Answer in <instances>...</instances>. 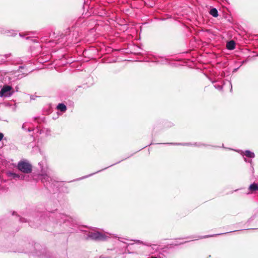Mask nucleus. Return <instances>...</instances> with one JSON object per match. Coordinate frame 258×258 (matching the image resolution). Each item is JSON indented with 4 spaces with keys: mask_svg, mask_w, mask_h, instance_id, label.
I'll use <instances>...</instances> for the list:
<instances>
[{
    "mask_svg": "<svg viewBox=\"0 0 258 258\" xmlns=\"http://www.w3.org/2000/svg\"><path fill=\"white\" fill-rule=\"evenodd\" d=\"M151 258H157L156 257H152Z\"/></svg>",
    "mask_w": 258,
    "mask_h": 258,
    "instance_id": "obj_20",
    "label": "nucleus"
},
{
    "mask_svg": "<svg viewBox=\"0 0 258 258\" xmlns=\"http://www.w3.org/2000/svg\"><path fill=\"white\" fill-rule=\"evenodd\" d=\"M249 190L251 191H258V184L253 183L249 186Z\"/></svg>",
    "mask_w": 258,
    "mask_h": 258,
    "instance_id": "obj_6",
    "label": "nucleus"
},
{
    "mask_svg": "<svg viewBox=\"0 0 258 258\" xmlns=\"http://www.w3.org/2000/svg\"><path fill=\"white\" fill-rule=\"evenodd\" d=\"M7 174L8 177H11L12 178L16 179H21V180H27L26 179H25V178H27V177L26 176L23 174H18L13 173L12 172H7Z\"/></svg>",
    "mask_w": 258,
    "mask_h": 258,
    "instance_id": "obj_4",
    "label": "nucleus"
},
{
    "mask_svg": "<svg viewBox=\"0 0 258 258\" xmlns=\"http://www.w3.org/2000/svg\"><path fill=\"white\" fill-rule=\"evenodd\" d=\"M214 87L219 90H221L222 89V86L220 85H215Z\"/></svg>",
    "mask_w": 258,
    "mask_h": 258,
    "instance_id": "obj_13",
    "label": "nucleus"
},
{
    "mask_svg": "<svg viewBox=\"0 0 258 258\" xmlns=\"http://www.w3.org/2000/svg\"><path fill=\"white\" fill-rule=\"evenodd\" d=\"M9 55H10V54H7L6 56H7V57H8V56Z\"/></svg>",
    "mask_w": 258,
    "mask_h": 258,
    "instance_id": "obj_19",
    "label": "nucleus"
},
{
    "mask_svg": "<svg viewBox=\"0 0 258 258\" xmlns=\"http://www.w3.org/2000/svg\"><path fill=\"white\" fill-rule=\"evenodd\" d=\"M4 135L3 133H0V141L3 139Z\"/></svg>",
    "mask_w": 258,
    "mask_h": 258,
    "instance_id": "obj_15",
    "label": "nucleus"
},
{
    "mask_svg": "<svg viewBox=\"0 0 258 258\" xmlns=\"http://www.w3.org/2000/svg\"><path fill=\"white\" fill-rule=\"evenodd\" d=\"M244 154L246 157L250 158H253L255 156L254 153L251 152L249 150L245 151Z\"/></svg>",
    "mask_w": 258,
    "mask_h": 258,
    "instance_id": "obj_9",
    "label": "nucleus"
},
{
    "mask_svg": "<svg viewBox=\"0 0 258 258\" xmlns=\"http://www.w3.org/2000/svg\"><path fill=\"white\" fill-rule=\"evenodd\" d=\"M57 109L60 111L64 112L67 110V107L63 103H59L57 106Z\"/></svg>",
    "mask_w": 258,
    "mask_h": 258,
    "instance_id": "obj_7",
    "label": "nucleus"
},
{
    "mask_svg": "<svg viewBox=\"0 0 258 258\" xmlns=\"http://www.w3.org/2000/svg\"><path fill=\"white\" fill-rule=\"evenodd\" d=\"M20 221L21 222H26L24 218H20V219H19Z\"/></svg>",
    "mask_w": 258,
    "mask_h": 258,
    "instance_id": "obj_14",
    "label": "nucleus"
},
{
    "mask_svg": "<svg viewBox=\"0 0 258 258\" xmlns=\"http://www.w3.org/2000/svg\"><path fill=\"white\" fill-rule=\"evenodd\" d=\"M235 44L234 41H230L227 43V48L229 50H233L235 48Z\"/></svg>",
    "mask_w": 258,
    "mask_h": 258,
    "instance_id": "obj_8",
    "label": "nucleus"
},
{
    "mask_svg": "<svg viewBox=\"0 0 258 258\" xmlns=\"http://www.w3.org/2000/svg\"><path fill=\"white\" fill-rule=\"evenodd\" d=\"M210 14L214 17H217L218 16V12L216 8H212L210 11Z\"/></svg>",
    "mask_w": 258,
    "mask_h": 258,
    "instance_id": "obj_11",
    "label": "nucleus"
},
{
    "mask_svg": "<svg viewBox=\"0 0 258 258\" xmlns=\"http://www.w3.org/2000/svg\"><path fill=\"white\" fill-rule=\"evenodd\" d=\"M60 217V219H58L59 222L61 223L62 221L65 223L67 220V218H68V216L64 214H59V217Z\"/></svg>",
    "mask_w": 258,
    "mask_h": 258,
    "instance_id": "obj_10",
    "label": "nucleus"
},
{
    "mask_svg": "<svg viewBox=\"0 0 258 258\" xmlns=\"http://www.w3.org/2000/svg\"><path fill=\"white\" fill-rule=\"evenodd\" d=\"M13 88L9 85H4L0 91V97H10L13 94Z\"/></svg>",
    "mask_w": 258,
    "mask_h": 258,
    "instance_id": "obj_2",
    "label": "nucleus"
},
{
    "mask_svg": "<svg viewBox=\"0 0 258 258\" xmlns=\"http://www.w3.org/2000/svg\"><path fill=\"white\" fill-rule=\"evenodd\" d=\"M22 128L24 130L27 131L28 132H31L33 131V130H31L30 127L28 126V123L25 122L22 125Z\"/></svg>",
    "mask_w": 258,
    "mask_h": 258,
    "instance_id": "obj_12",
    "label": "nucleus"
},
{
    "mask_svg": "<svg viewBox=\"0 0 258 258\" xmlns=\"http://www.w3.org/2000/svg\"><path fill=\"white\" fill-rule=\"evenodd\" d=\"M88 236L95 240H104L106 239V236L99 232H90Z\"/></svg>",
    "mask_w": 258,
    "mask_h": 258,
    "instance_id": "obj_3",
    "label": "nucleus"
},
{
    "mask_svg": "<svg viewBox=\"0 0 258 258\" xmlns=\"http://www.w3.org/2000/svg\"><path fill=\"white\" fill-rule=\"evenodd\" d=\"M41 180L44 183L45 186H48V184H50V180L51 181V179L47 175H43Z\"/></svg>",
    "mask_w": 258,
    "mask_h": 258,
    "instance_id": "obj_5",
    "label": "nucleus"
},
{
    "mask_svg": "<svg viewBox=\"0 0 258 258\" xmlns=\"http://www.w3.org/2000/svg\"><path fill=\"white\" fill-rule=\"evenodd\" d=\"M18 168L25 173H30L32 172V166L26 161H20L18 164Z\"/></svg>",
    "mask_w": 258,
    "mask_h": 258,
    "instance_id": "obj_1",
    "label": "nucleus"
},
{
    "mask_svg": "<svg viewBox=\"0 0 258 258\" xmlns=\"http://www.w3.org/2000/svg\"><path fill=\"white\" fill-rule=\"evenodd\" d=\"M213 236V235H206V236H203V238H207V237H212Z\"/></svg>",
    "mask_w": 258,
    "mask_h": 258,
    "instance_id": "obj_17",
    "label": "nucleus"
},
{
    "mask_svg": "<svg viewBox=\"0 0 258 258\" xmlns=\"http://www.w3.org/2000/svg\"><path fill=\"white\" fill-rule=\"evenodd\" d=\"M3 188V187H1V186L0 185V190L2 189Z\"/></svg>",
    "mask_w": 258,
    "mask_h": 258,
    "instance_id": "obj_18",
    "label": "nucleus"
},
{
    "mask_svg": "<svg viewBox=\"0 0 258 258\" xmlns=\"http://www.w3.org/2000/svg\"><path fill=\"white\" fill-rule=\"evenodd\" d=\"M244 161H245V162H248L251 163V161H251V160H247L245 158H244Z\"/></svg>",
    "mask_w": 258,
    "mask_h": 258,
    "instance_id": "obj_16",
    "label": "nucleus"
}]
</instances>
